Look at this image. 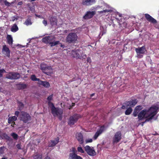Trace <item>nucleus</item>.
<instances>
[{
  "label": "nucleus",
  "instance_id": "nucleus-1",
  "mask_svg": "<svg viewBox=\"0 0 159 159\" xmlns=\"http://www.w3.org/2000/svg\"><path fill=\"white\" fill-rule=\"evenodd\" d=\"M159 108L157 106H152L148 109L141 110L139 113L138 116L139 120H142L144 118H147L146 121H149L152 120L158 112Z\"/></svg>",
  "mask_w": 159,
  "mask_h": 159
},
{
  "label": "nucleus",
  "instance_id": "nucleus-2",
  "mask_svg": "<svg viewBox=\"0 0 159 159\" xmlns=\"http://www.w3.org/2000/svg\"><path fill=\"white\" fill-rule=\"evenodd\" d=\"M55 39L56 38L54 36L51 35L43 37L42 40L43 43L47 44H49L52 47L60 43L59 41H55Z\"/></svg>",
  "mask_w": 159,
  "mask_h": 159
},
{
  "label": "nucleus",
  "instance_id": "nucleus-3",
  "mask_svg": "<svg viewBox=\"0 0 159 159\" xmlns=\"http://www.w3.org/2000/svg\"><path fill=\"white\" fill-rule=\"evenodd\" d=\"M70 54L71 57L76 59L85 58L87 57L83 51L79 49L72 50Z\"/></svg>",
  "mask_w": 159,
  "mask_h": 159
},
{
  "label": "nucleus",
  "instance_id": "nucleus-4",
  "mask_svg": "<svg viewBox=\"0 0 159 159\" xmlns=\"http://www.w3.org/2000/svg\"><path fill=\"white\" fill-rule=\"evenodd\" d=\"M48 105L49 107L51 108V113L55 117L59 114H63V110L60 108L55 107L52 102H48Z\"/></svg>",
  "mask_w": 159,
  "mask_h": 159
},
{
  "label": "nucleus",
  "instance_id": "nucleus-5",
  "mask_svg": "<svg viewBox=\"0 0 159 159\" xmlns=\"http://www.w3.org/2000/svg\"><path fill=\"white\" fill-rule=\"evenodd\" d=\"M78 36L77 34L74 32H71L69 34L66 38L67 42L71 43H74L77 41Z\"/></svg>",
  "mask_w": 159,
  "mask_h": 159
},
{
  "label": "nucleus",
  "instance_id": "nucleus-6",
  "mask_svg": "<svg viewBox=\"0 0 159 159\" xmlns=\"http://www.w3.org/2000/svg\"><path fill=\"white\" fill-rule=\"evenodd\" d=\"M19 118L20 120L25 123H28L31 119V117L30 115L27 112L24 111L20 112Z\"/></svg>",
  "mask_w": 159,
  "mask_h": 159
},
{
  "label": "nucleus",
  "instance_id": "nucleus-7",
  "mask_svg": "<svg viewBox=\"0 0 159 159\" xmlns=\"http://www.w3.org/2000/svg\"><path fill=\"white\" fill-rule=\"evenodd\" d=\"M138 100L137 99H131V100L126 102L123 103L121 108L125 109L127 108V107H131V108L134 107L137 103Z\"/></svg>",
  "mask_w": 159,
  "mask_h": 159
},
{
  "label": "nucleus",
  "instance_id": "nucleus-8",
  "mask_svg": "<svg viewBox=\"0 0 159 159\" xmlns=\"http://www.w3.org/2000/svg\"><path fill=\"white\" fill-rule=\"evenodd\" d=\"M81 117L80 115L78 114H75L70 116L68 119V124L70 126L74 125Z\"/></svg>",
  "mask_w": 159,
  "mask_h": 159
},
{
  "label": "nucleus",
  "instance_id": "nucleus-9",
  "mask_svg": "<svg viewBox=\"0 0 159 159\" xmlns=\"http://www.w3.org/2000/svg\"><path fill=\"white\" fill-rule=\"evenodd\" d=\"M20 77V74L15 72H9L6 75V78L11 80H17Z\"/></svg>",
  "mask_w": 159,
  "mask_h": 159
},
{
  "label": "nucleus",
  "instance_id": "nucleus-10",
  "mask_svg": "<svg viewBox=\"0 0 159 159\" xmlns=\"http://www.w3.org/2000/svg\"><path fill=\"white\" fill-rule=\"evenodd\" d=\"M84 149L87 153L89 156H94L96 155V152L93 147L86 145L84 147Z\"/></svg>",
  "mask_w": 159,
  "mask_h": 159
},
{
  "label": "nucleus",
  "instance_id": "nucleus-11",
  "mask_svg": "<svg viewBox=\"0 0 159 159\" xmlns=\"http://www.w3.org/2000/svg\"><path fill=\"white\" fill-rule=\"evenodd\" d=\"M10 50L6 45H5L3 46L2 52L5 56L9 58L10 57Z\"/></svg>",
  "mask_w": 159,
  "mask_h": 159
},
{
  "label": "nucleus",
  "instance_id": "nucleus-12",
  "mask_svg": "<svg viewBox=\"0 0 159 159\" xmlns=\"http://www.w3.org/2000/svg\"><path fill=\"white\" fill-rule=\"evenodd\" d=\"M121 134L120 131L116 133L113 138V143H117L120 141L121 139Z\"/></svg>",
  "mask_w": 159,
  "mask_h": 159
},
{
  "label": "nucleus",
  "instance_id": "nucleus-13",
  "mask_svg": "<svg viewBox=\"0 0 159 159\" xmlns=\"http://www.w3.org/2000/svg\"><path fill=\"white\" fill-rule=\"evenodd\" d=\"M75 137L80 144H82L84 142L83 134L81 133H77L75 134Z\"/></svg>",
  "mask_w": 159,
  "mask_h": 159
},
{
  "label": "nucleus",
  "instance_id": "nucleus-14",
  "mask_svg": "<svg viewBox=\"0 0 159 159\" xmlns=\"http://www.w3.org/2000/svg\"><path fill=\"white\" fill-rule=\"evenodd\" d=\"M145 16L146 20L148 21L153 24H155L157 23V20L148 14H145Z\"/></svg>",
  "mask_w": 159,
  "mask_h": 159
},
{
  "label": "nucleus",
  "instance_id": "nucleus-15",
  "mask_svg": "<svg viewBox=\"0 0 159 159\" xmlns=\"http://www.w3.org/2000/svg\"><path fill=\"white\" fill-rule=\"evenodd\" d=\"M143 108L142 106L138 105L137 106L134 108L132 115L134 117H136L138 116L139 113Z\"/></svg>",
  "mask_w": 159,
  "mask_h": 159
},
{
  "label": "nucleus",
  "instance_id": "nucleus-16",
  "mask_svg": "<svg viewBox=\"0 0 159 159\" xmlns=\"http://www.w3.org/2000/svg\"><path fill=\"white\" fill-rule=\"evenodd\" d=\"M143 108L142 106L138 105L137 106L134 108L132 115L134 117H136L138 116L139 113Z\"/></svg>",
  "mask_w": 159,
  "mask_h": 159
},
{
  "label": "nucleus",
  "instance_id": "nucleus-17",
  "mask_svg": "<svg viewBox=\"0 0 159 159\" xmlns=\"http://www.w3.org/2000/svg\"><path fill=\"white\" fill-rule=\"evenodd\" d=\"M95 14V11H87L85 15L84 16V18L85 19H90L93 17V16Z\"/></svg>",
  "mask_w": 159,
  "mask_h": 159
},
{
  "label": "nucleus",
  "instance_id": "nucleus-18",
  "mask_svg": "<svg viewBox=\"0 0 159 159\" xmlns=\"http://www.w3.org/2000/svg\"><path fill=\"white\" fill-rule=\"evenodd\" d=\"M59 138L58 137L55 138L54 140H51L49 142L48 147H52L55 146L59 142Z\"/></svg>",
  "mask_w": 159,
  "mask_h": 159
},
{
  "label": "nucleus",
  "instance_id": "nucleus-19",
  "mask_svg": "<svg viewBox=\"0 0 159 159\" xmlns=\"http://www.w3.org/2000/svg\"><path fill=\"white\" fill-rule=\"evenodd\" d=\"M96 0H83L82 4L84 5L89 6L95 3Z\"/></svg>",
  "mask_w": 159,
  "mask_h": 159
},
{
  "label": "nucleus",
  "instance_id": "nucleus-20",
  "mask_svg": "<svg viewBox=\"0 0 159 159\" xmlns=\"http://www.w3.org/2000/svg\"><path fill=\"white\" fill-rule=\"evenodd\" d=\"M69 159H83L80 156L77 155L76 153L70 152L69 155Z\"/></svg>",
  "mask_w": 159,
  "mask_h": 159
},
{
  "label": "nucleus",
  "instance_id": "nucleus-21",
  "mask_svg": "<svg viewBox=\"0 0 159 159\" xmlns=\"http://www.w3.org/2000/svg\"><path fill=\"white\" fill-rule=\"evenodd\" d=\"M135 51L137 53L144 54L146 51L145 47L144 46L141 47L136 48Z\"/></svg>",
  "mask_w": 159,
  "mask_h": 159
},
{
  "label": "nucleus",
  "instance_id": "nucleus-22",
  "mask_svg": "<svg viewBox=\"0 0 159 159\" xmlns=\"http://www.w3.org/2000/svg\"><path fill=\"white\" fill-rule=\"evenodd\" d=\"M43 72L48 75H50L52 73V69L51 66H48Z\"/></svg>",
  "mask_w": 159,
  "mask_h": 159
},
{
  "label": "nucleus",
  "instance_id": "nucleus-23",
  "mask_svg": "<svg viewBox=\"0 0 159 159\" xmlns=\"http://www.w3.org/2000/svg\"><path fill=\"white\" fill-rule=\"evenodd\" d=\"M38 83L39 84L42 85L46 88H48L50 87V84L49 83L46 81H43L40 80L38 82Z\"/></svg>",
  "mask_w": 159,
  "mask_h": 159
},
{
  "label": "nucleus",
  "instance_id": "nucleus-24",
  "mask_svg": "<svg viewBox=\"0 0 159 159\" xmlns=\"http://www.w3.org/2000/svg\"><path fill=\"white\" fill-rule=\"evenodd\" d=\"M0 139H6L8 141H10L11 139L10 137L8 136L7 134L5 133H3L0 134Z\"/></svg>",
  "mask_w": 159,
  "mask_h": 159
},
{
  "label": "nucleus",
  "instance_id": "nucleus-25",
  "mask_svg": "<svg viewBox=\"0 0 159 159\" xmlns=\"http://www.w3.org/2000/svg\"><path fill=\"white\" fill-rule=\"evenodd\" d=\"M49 20L51 24L52 25H57V20L56 18L53 16L49 17Z\"/></svg>",
  "mask_w": 159,
  "mask_h": 159
},
{
  "label": "nucleus",
  "instance_id": "nucleus-26",
  "mask_svg": "<svg viewBox=\"0 0 159 159\" xmlns=\"http://www.w3.org/2000/svg\"><path fill=\"white\" fill-rule=\"evenodd\" d=\"M7 39L8 43L10 45H12L13 44V40L11 36L10 35H7Z\"/></svg>",
  "mask_w": 159,
  "mask_h": 159
},
{
  "label": "nucleus",
  "instance_id": "nucleus-27",
  "mask_svg": "<svg viewBox=\"0 0 159 159\" xmlns=\"http://www.w3.org/2000/svg\"><path fill=\"white\" fill-rule=\"evenodd\" d=\"M33 157L34 159H42V154L36 153L33 155Z\"/></svg>",
  "mask_w": 159,
  "mask_h": 159
},
{
  "label": "nucleus",
  "instance_id": "nucleus-28",
  "mask_svg": "<svg viewBox=\"0 0 159 159\" xmlns=\"http://www.w3.org/2000/svg\"><path fill=\"white\" fill-rule=\"evenodd\" d=\"M127 109L125 111V114L126 115H130L133 111V109L131 107H127Z\"/></svg>",
  "mask_w": 159,
  "mask_h": 159
},
{
  "label": "nucleus",
  "instance_id": "nucleus-29",
  "mask_svg": "<svg viewBox=\"0 0 159 159\" xmlns=\"http://www.w3.org/2000/svg\"><path fill=\"white\" fill-rule=\"evenodd\" d=\"M17 119V117L15 116L9 117L8 119V123L10 124L11 122L16 121Z\"/></svg>",
  "mask_w": 159,
  "mask_h": 159
},
{
  "label": "nucleus",
  "instance_id": "nucleus-30",
  "mask_svg": "<svg viewBox=\"0 0 159 159\" xmlns=\"http://www.w3.org/2000/svg\"><path fill=\"white\" fill-rule=\"evenodd\" d=\"M18 28L16 24H14L11 29V30L13 32H15L18 30Z\"/></svg>",
  "mask_w": 159,
  "mask_h": 159
},
{
  "label": "nucleus",
  "instance_id": "nucleus-31",
  "mask_svg": "<svg viewBox=\"0 0 159 159\" xmlns=\"http://www.w3.org/2000/svg\"><path fill=\"white\" fill-rule=\"evenodd\" d=\"M27 85L24 84H18V87L19 89H23L27 88Z\"/></svg>",
  "mask_w": 159,
  "mask_h": 159
},
{
  "label": "nucleus",
  "instance_id": "nucleus-32",
  "mask_svg": "<svg viewBox=\"0 0 159 159\" xmlns=\"http://www.w3.org/2000/svg\"><path fill=\"white\" fill-rule=\"evenodd\" d=\"M105 127L104 125L101 126L99 129H98L97 132L100 134H101L105 130Z\"/></svg>",
  "mask_w": 159,
  "mask_h": 159
},
{
  "label": "nucleus",
  "instance_id": "nucleus-33",
  "mask_svg": "<svg viewBox=\"0 0 159 159\" xmlns=\"http://www.w3.org/2000/svg\"><path fill=\"white\" fill-rule=\"evenodd\" d=\"M17 103L19 110H22L24 107V105L23 103L20 101H18Z\"/></svg>",
  "mask_w": 159,
  "mask_h": 159
},
{
  "label": "nucleus",
  "instance_id": "nucleus-34",
  "mask_svg": "<svg viewBox=\"0 0 159 159\" xmlns=\"http://www.w3.org/2000/svg\"><path fill=\"white\" fill-rule=\"evenodd\" d=\"M119 24L120 26L122 28H126L127 24L126 22L125 21L122 22L121 21H119Z\"/></svg>",
  "mask_w": 159,
  "mask_h": 159
},
{
  "label": "nucleus",
  "instance_id": "nucleus-35",
  "mask_svg": "<svg viewBox=\"0 0 159 159\" xmlns=\"http://www.w3.org/2000/svg\"><path fill=\"white\" fill-rule=\"evenodd\" d=\"M30 79L33 81H38L39 82L40 80L39 79L37 78L36 77V76L34 75H31Z\"/></svg>",
  "mask_w": 159,
  "mask_h": 159
},
{
  "label": "nucleus",
  "instance_id": "nucleus-36",
  "mask_svg": "<svg viewBox=\"0 0 159 159\" xmlns=\"http://www.w3.org/2000/svg\"><path fill=\"white\" fill-rule=\"evenodd\" d=\"M47 67L46 65L44 63H41L40 65V69L43 71V70L46 69V68Z\"/></svg>",
  "mask_w": 159,
  "mask_h": 159
},
{
  "label": "nucleus",
  "instance_id": "nucleus-37",
  "mask_svg": "<svg viewBox=\"0 0 159 159\" xmlns=\"http://www.w3.org/2000/svg\"><path fill=\"white\" fill-rule=\"evenodd\" d=\"M24 24L27 25H31L32 24V22L30 19L28 18L27 19L25 20V21L24 23Z\"/></svg>",
  "mask_w": 159,
  "mask_h": 159
},
{
  "label": "nucleus",
  "instance_id": "nucleus-38",
  "mask_svg": "<svg viewBox=\"0 0 159 159\" xmlns=\"http://www.w3.org/2000/svg\"><path fill=\"white\" fill-rule=\"evenodd\" d=\"M77 151L78 152L83 153L84 152V151L81 147L80 145H79L77 148Z\"/></svg>",
  "mask_w": 159,
  "mask_h": 159
},
{
  "label": "nucleus",
  "instance_id": "nucleus-39",
  "mask_svg": "<svg viewBox=\"0 0 159 159\" xmlns=\"http://www.w3.org/2000/svg\"><path fill=\"white\" fill-rule=\"evenodd\" d=\"M11 135L15 139L17 140L18 139V136L16 133H12L11 134Z\"/></svg>",
  "mask_w": 159,
  "mask_h": 159
},
{
  "label": "nucleus",
  "instance_id": "nucleus-40",
  "mask_svg": "<svg viewBox=\"0 0 159 159\" xmlns=\"http://www.w3.org/2000/svg\"><path fill=\"white\" fill-rule=\"evenodd\" d=\"M4 3L5 5L7 7L10 6L11 4H13L14 2H12L11 3H10L7 1V0H5L4 1Z\"/></svg>",
  "mask_w": 159,
  "mask_h": 159
},
{
  "label": "nucleus",
  "instance_id": "nucleus-41",
  "mask_svg": "<svg viewBox=\"0 0 159 159\" xmlns=\"http://www.w3.org/2000/svg\"><path fill=\"white\" fill-rule=\"evenodd\" d=\"M111 10H107V9H106L103 11H99V13L100 14H102L103 13H106V12H111Z\"/></svg>",
  "mask_w": 159,
  "mask_h": 159
},
{
  "label": "nucleus",
  "instance_id": "nucleus-42",
  "mask_svg": "<svg viewBox=\"0 0 159 159\" xmlns=\"http://www.w3.org/2000/svg\"><path fill=\"white\" fill-rule=\"evenodd\" d=\"M6 71L4 69H0V78L2 76L3 74Z\"/></svg>",
  "mask_w": 159,
  "mask_h": 159
},
{
  "label": "nucleus",
  "instance_id": "nucleus-43",
  "mask_svg": "<svg viewBox=\"0 0 159 159\" xmlns=\"http://www.w3.org/2000/svg\"><path fill=\"white\" fill-rule=\"evenodd\" d=\"M53 94L49 95L47 98V99L48 101V102H51V101L52 100L53 98Z\"/></svg>",
  "mask_w": 159,
  "mask_h": 159
},
{
  "label": "nucleus",
  "instance_id": "nucleus-44",
  "mask_svg": "<svg viewBox=\"0 0 159 159\" xmlns=\"http://www.w3.org/2000/svg\"><path fill=\"white\" fill-rule=\"evenodd\" d=\"M100 134L98 133L97 132L95 133V135H94L93 138L94 140H96L97 139L98 137L100 135Z\"/></svg>",
  "mask_w": 159,
  "mask_h": 159
},
{
  "label": "nucleus",
  "instance_id": "nucleus-45",
  "mask_svg": "<svg viewBox=\"0 0 159 159\" xmlns=\"http://www.w3.org/2000/svg\"><path fill=\"white\" fill-rule=\"evenodd\" d=\"M4 148V146L0 147V154H2L3 153Z\"/></svg>",
  "mask_w": 159,
  "mask_h": 159
},
{
  "label": "nucleus",
  "instance_id": "nucleus-46",
  "mask_svg": "<svg viewBox=\"0 0 159 159\" xmlns=\"http://www.w3.org/2000/svg\"><path fill=\"white\" fill-rule=\"evenodd\" d=\"M92 141L93 140L92 139H86L85 140V142L86 143H91L92 142Z\"/></svg>",
  "mask_w": 159,
  "mask_h": 159
},
{
  "label": "nucleus",
  "instance_id": "nucleus-47",
  "mask_svg": "<svg viewBox=\"0 0 159 159\" xmlns=\"http://www.w3.org/2000/svg\"><path fill=\"white\" fill-rule=\"evenodd\" d=\"M72 152H74V153H76L77 152V151L76 150L75 148V147H72V150H71Z\"/></svg>",
  "mask_w": 159,
  "mask_h": 159
},
{
  "label": "nucleus",
  "instance_id": "nucleus-48",
  "mask_svg": "<svg viewBox=\"0 0 159 159\" xmlns=\"http://www.w3.org/2000/svg\"><path fill=\"white\" fill-rule=\"evenodd\" d=\"M62 114H59V115L57 116H58V119H59L60 120H62Z\"/></svg>",
  "mask_w": 159,
  "mask_h": 159
},
{
  "label": "nucleus",
  "instance_id": "nucleus-49",
  "mask_svg": "<svg viewBox=\"0 0 159 159\" xmlns=\"http://www.w3.org/2000/svg\"><path fill=\"white\" fill-rule=\"evenodd\" d=\"M43 23L45 26H46L47 25V21L46 20H44L43 21Z\"/></svg>",
  "mask_w": 159,
  "mask_h": 159
},
{
  "label": "nucleus",
  "instance_id": "nucleus-50",
  "mask_svg": "<svg viewBox=\"0 0 159 159\" xmlns=\"http://www.w3.org/2000/svg\"><path fill=\"white\" fill-rule=\"evenodd\" d=\"M106 30H103V31L101 32L100 34L102 35V36L103 34H105L106 33Z\"/></svg>",
  "mask_w": 159,
  "mask_h": 159
},
{
  "label": "nucleus",
  "instance_id": "nucleus-51",
  "mask_svg": "<svg viewBox=\"0 0 159 159\" xmlns=\"http://www.w3.org/2000/svg\"><path fill=\"white\" fill-rule=\"evenodd\" d=\"M15 114L16 116H17L19 115H20V112L18 111H16L15 112Z\"/></svg>",
  "mask_w": 159,
  "mask_h": 159
},
{
  "label": "nucleus",
  "instance_id": "nucleus-52",
  "mask_svg": "<svg viewBox=\"0 0 159 159\" xmlns=\"http://www.w3.org/2000/svg\"><path fill=\"white\" fill-rule=\"evenodd\" d=\"M16 146L17 148H18L19 149H21V146L20 144H18L16 145Z\"/></svg>",
  "mask_w": 159,
  "mask_h": 159
},
{
  "label": "nucleus",
  "instance_id": "nucleus-53",
  "mask_svg": "<svg viewBox=\"0 0 159 159\" xmlns=\"http://www.w3.org/2000/svg\"><path fill=\"white\" fill-rule=\"evenodd\" d=\"M87 61L88 62H89L90 63L91 62V60L90 58L89 57H88L87 58Z\"/></svg>",
  "mask_w": 159,
  "mask_h": 159
},
{
  "label": "nucleus",
  "instance_id": "nucleus-54",
  "mask_svg": "<svg viewBox=\"0 0 159 159\" xmlns=\"http://www.w3.org/2000/svg\"><path fill=\"white\" fill-rule=\"evenodd\" d=\"M16 125V123L15 122H12L11 123V126L13 127H14V126Z\"/></svg>",
  "mask_w": 159,
  "mask_h": 159
},
{
  "label": "nucleus",
  "instance_id": "nucleus-55",
  "mask_svg": "<svg viewBox=\"0 0 159 159\" xmlns=\"http://www.w3.org/2000/svg\"><path fill=\"white\" fill-rule=\"evenodd\" d=\"M23 4V2L22 1L20 2H18L17 5H21Z\"/></svg>",
  "mask_w": 159,
  "mask_h": 159
},
{
  "label": "nucleus",
  "instance_id": "nucleus-56",
  "mask_svg": "<svg viewBox=\"0 0 159 159\" xmlns=\"http://www.w3.org/2000/svg\"><path fill=\"white\" fill-rule=\"evenodd\" d=\"M35 16H37V17H38L39 18H42V16H41L40 15H37V14H35ZM42 18H43V17H42Z\"/></svg>",
  "mask_w": 159,
  "mask_h": 159
},
{
  "label": "nucleus",
  "instance_id": "nucleus-57",
  "mask_svg": "<svg viewBox=\"0 0 159 159\" xmlns=\"http://www.w3.org/2000/svg\"><path fill=\"white\" fill-rule=\"evenodd\" d=\"M153 135H159V134L156 132H155V133L154 134H152Z\"/></svg>",
  "mask_w": 159,
  "mask_h": 159
},
{
  "label": "nucleus",
  "instance_id": "nucleus-58",
  "mask_svg": "<svg viewBox=\"0 0 159 159\" xmlns=\"http://www.w3.org/2000/svg\"><path fill=\"white\" fill-rule=\"evenodd\" d=\"M59 44H61V45H60V47H61L62 48H64L65 47V46L64 45H62V44H61L60 43Z\"/></svg>",
  "mask_w": 159,
  "mask_h": 159
},
{
  "label": "nucleus",
  "instance_id": "nucleus-59",
  "mask_svg": "<svg viewBox=\"0 0 159 159\" xmlns=\"http://www.w3.org/2000/svg\"><path fill=\"white\" fill-rule=\"evenodd\" d=\"M45 159H51V158L48 156H47L45 157Z\"/></svg>",
  "mask_w": 159,
  "mask_h": 159
},
{
  "label": "nucleus",
  "instance_id": "nucleus-60",
  "mask_svg": "<svg viewBox=\"0 0 159 159\" xmlns=\"http://www.w3.org/2000/svg\"><path fill=\"white\" fill-rule=\"evenodd\" d=\"M95 93H93L90 95V97H92L93 96L95 95Z\"/></svg>",
  "mask_w": 159,
  "mask_h": 159
},
{
  "label": "nucleus",
  "instance_id": "nucleus-61",
  "mask_svg": "<svg viewBox=\"0 0 159 159\" xmlns=\"http://www.w3.org/2000/svg\"><path fill=\"white\" fill-rule=\"evenodd\" d=\"M147 121H146V120L144 121V122H142V125L143 126V124L145 123Z\"/></svg>",
  "mask_w": 159,
  "mask_h": 159
},
{
  "label": "nucleus",
  "instance_id": "nucleus-62",
  "mask_svg": "<svg viewBox=\"0 0 159 159\" xmlns=\"http://www.w3.org/2000/svg\"><path fill=\"white\" fill-rule=\"evenodd\" d=\"M72 106H74L75 105V103H72Z\"/></svg>",
  "mask_w": 159,
  "mask_h": 159
},
{
  "label": "nucleus",
  "instance_id": "nucleus-63",
  "mask_svg": "<svg viewBox=\"0 0 159 159\" xmlns=\"http://www.w3.org/2000/svg\"><path fill=\"white\" fill-rule=\"evenodd\" d=\"M1 159H6L5 158H2Z\"/></svg>",
  "mask_w": 159,
  "mask_h": 159
},
{
  "label": "nucleus",
  "instance_id": "nucleus-64",
  "mask_svg": "<svg viewBox=\"0 0 159 159\" xmlns=\"http://www.w3.org/2000/svg\"><path fill=\"white\" fill-rule=\"evenodd\" d=\"M119 16H120V17H121V15H119Z\"/></svg>",
  "mask_w": 159,
  "mask_h": 159
}]
</instances>
